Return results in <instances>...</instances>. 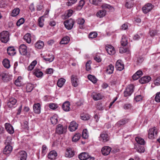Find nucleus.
Here are the masks:
<instances>
[{"instance_id":"obj_40","label":"nucleus","mask_w":160,"mask_h":160,"mask_svg":"<svg viewBox=\"0 0 160 160\" xmlns=\"http://www.w3.org/2000/svg\"><path fill=\"white\" fill-rule=\"evenodd\" d=\"M2 63L4 66L7 68H9L10 67L9 61L7 59L3 60Z\"/></svg>"},{"instance_id":"obj_14","label":"nucleus","mask_w":160,"mask_h":160,"mask_svg":"<svg viewBox=\"0 0 160 160\" xmlns=\"http://www.w3.org/2000/svg\"><path fill=\"white\" fill-rule=\"evenodd\" d=\"M12 149V147L10 145H8L5 146L3 150V153L4 154L8 155L11 153Z\"/></svg>"},{"instance_id":"obj_48","label":"nucleus","mask_w":160,"mask_h":160,"mask_svg":"<svg viewBox=\"0 0 160 160\" xmlns=\"http://www.w3.org/2000/svg\"><path fill=\"white\" fill-rule=\"evenodd\" d=\"M49 107L51 109L55 110L58 107V105L54 103H50L49 105Z\"/></svg>"},{"instance_id":"obj_1","label":"nucleus","mask_w":160,"mask_h":160,"mask_svg":"<svg viewBox=\"0 0 160 160\" xmlns=\"http://www.w3.org/2000/svg\"><path fill=\"white\" fill-rule=\"evenodd\" d=\"M9 33L6 31H4L0 33V40L3 43H6L9 40Z\"/></svg>"},{"instance_id":"obj_25","label":"nucleus","mask_w":160,"mask_h":160,"mask_svg":"<svg viewBox=\"0 0 160 160\" xmlns=\"http://www.w3.org/2000/svg\"><path fill=\"white\" fill-rule=\"evenodd\" d=\"M78 79L77 77L73 75L71 77V81L72 85L74 87H77L78 85Z\"/></svg>"},{"instance_id":"obj_11","label":"nucleus","mask_w":160,"mask_h":160,"mask_svg":"<svg viewBox=\"0 0 160 160\" xmlns=\"http://www.w3.org/2000/svg\"><path fill=\"white\" fill-rule=\"evenodd\" d=\"M106 49L108 53L110 55L114 54L115 51L114 47L110 45H108L106 46Z\"/></svg>"},{"instance_id":"obj_29","label":"nucleus","mask_w":160,"mask_h":160,"mask_svg":"<svg viewBox=\"0 0 160 160\" xmlns=\"http://www.w3.org/2000/svg\"><path fill=\"white\" fill-rule=\"evenodd\" d=\"M106 12L105 10H102L99 11L96 13L97 17L101 18L105 16Z\"/></svg>"},{"instance_id":"obj_20","label":"nucleus","mask_w":160,"mask_h":160,"mask_svg":"<svg viewBox=\"0 0 160 160\" xmlns=\"http://www.w3.org/2000/svg\"><path fill=\"white\" fill-rule=\"evenodd\" d=\"M78 158L80 160H87L89 158V155L87 152H82L78 156Z\"/></svg>"},{"instance_id":"obj_32","label":"nucleus","mask_w":160,"mask_h":160,"mask_svg":"<svg viewBox=\"0 0 160 160\" xmlns=\"http://www.w3.org/2000/svg\"><path fill=\"white\" fill-rule=\"evenodd\" d=\"M114 67L112 64H110L107 68L106 72L109 74L112 73L113 72Z\"/></svg>"},{"instance_id":"obj_28","label":"nucleus","mask_w":160,"mask_h":160,"mask_svg":"<svg viewBox=\"0 0 160 160\" xmlns=\"http://www.w3.org/2000/svg\"><path fill=\"white\" fill-rule=\"evenodd\" d=\"M19 155H20V160H26L27 154L25 151H21L19 153Z\"/></svg>"},{"instance_id":"obj_55","label":"nucleus","mask_w":160,"mask_h":160,"mask_svg":"<svg viewBox=\"0 0 160 160\" xmlns=\"http://www.w3.org/2000/svg\"><path fill=\"white\" fill-rule=\"evenodd\" d=\"M24 22V19L23 18H22L20 19L17 22V25L18 26H20Z\"/></svg>"},{"instance_id":"obj_2","label":"nucleus","mask_w":160,"mask_h":160,"mask_svg":"<svg viewBox=\"0 0 160 160\" xmlns=\"http://www.w3.org/2000/svg\"><path fill=\"white\" fill-rule=\"evenodd\" d=\"M74 24V21L72 19L66 20L64 22V24L66 28L68 30L71 29Z\"/></svg>"},{"instance_id":"obj_45","label":"nucleus","mask_w":160,"mask_h":160,"mask_svg":"<svg viewBox=\"0 0 160 160\" xmlns=\"http://www.w3.org/2000/svg\"><path fill=\"white\" fill-rule=\"evenodd\" d=\"M33 88V86L32 84L30 83H28L26 86V90L27 92H30L32 90Z\"/></svg>"},{"instance_id":"obj_63","label":"nucleus","mask_w":160,"mask_h":160,"mask_svg":"<svg viewBox=\"0 0 160 160\" xmlns=\"http://www.w3.org/2000/svg\"><path fill=\"white\" fill-rule=\"evenodd\" d=\"M154 84L156 86H159L160 85V78H157L154 81Z\"/></svg>"},{"instance_id":"obj_51","label":"nucleus","mask_w":160,"mask_h":160,"mask_svg":"<svg viewBox=\"0 0 160 160\" xmlns=\"http://www.w3.org/2000/svg\"><path fill=\"white\" fill-rule=\"evenodd\" d=\"M47 151V148L45 145H43L42 147V152L43 155H44Z\"/></svg>"},{"instance_id":"obj_6","label":"nucleus","mask_w":160,"mask_h":160,"mask_svg":"<svg viewBox=\"0 0 160 160\" xmlns=\"http://www.w3.org/2000/svg\"><path fill=\"white\" fill-rule=\"evenodd\" d=\"M133 91V85H130L126 88L124 92V94L125 97H128L131 95Z\"/></svg>"},{"instance_id":"obj_44","label":"nucleus","mask_w":160,"mask_h":160,"mask_svg":"<svg viewBox=\"0 0 160 160\" xmlns=\"http://www.w3.org/2000/svg\"><path fill=\"white\" fill-rule=\"evenodd\" d=\"M88 78L94 83H95L97 82V79L94 76L90 74L88 75Z\"/></svg>"},{"instance_id":"obj_10","label":"nucleus","mask_w":160,"mask_h":160,"mask_svg":"<svg viewBox=\"0 0 160 160\" xmlns=\"http://www.w3.org/2000/svg\"><path fill=\"white\" fill-rule=\"evenodd\" d=\"M34 112L36 114H39L41 112V105L38 103L34 104L33 107Z\"/></svg>"},{"instance_id":"obj_27","label":"nucleus","mask_w":160,"mask_h":160,"mask_svg":"<svg viewBox=\"0 0 160 160\" xmlns=\"http://www.w3.org/2000/svg\"><path fill=\"white\" fill-rule=\"evenodd\" d=\"M15 84L16 86L20 87L23 85L22 78L21 76L18 77L15 81Z\"/></svg>"},{"instance_id":"obj_5","label":"nucleus","mask_w":160,"mask_h":160,"mask_svg":"<svg viewBox=\"0 0 160 160\" xmlns=\"http://www.w3.org/2000/svg\"><path fill=\"white\" fill-rule=\"evenodd\" d=\"M153 7V6L151 3H147L142 8V11L144 13H147L150 11Z\"/></svg>"},{"instance_id":"obj_35","label":"nucleus","mask_w":160,"mask_h":160,"mask_svg":"<svg viewBox=\"0 0 160 160\" xmlns=\"http://www.w3.org/2000/svg\"><path fill=\"white\" fill-rule=\"evenodd\" d=\"M81 137V134L79 133H75L72 138V141L73 142H77Z\"/></svg>"},{"instance_id":"obj_61","label":"nucleus","mask_w":160,"mask_h":160,"mask_svg":"<svg viewBox=\"0 0 160 160\" xmlns=\"http://www.w3.org/2000/svg\"><path fill=\"white\" fill-rule=\"evenodd\" d=\"M90 3L95 5H98V0H89Z\"/></svg>"},{"instance_id":"obj_64","label":"nucleus","mask_w":160,"mask_h":160,"mask_svg":"<svg viewBox=\"0 0 160 160\" xmlns=\"http://www.w3.org/2000/svg\"><path fill=\"white\" fill-rule=\"evenodd\" d=\"M73 11L72 10L70 9L67 11V16L68 17H71L73 13Z\"/></svg>"},{"instance_id":"obj_36","label":"nucleus","mask_w":160,"mask_h":160,"mask_svg":"<svg viewBox=\"0 0 160 160\" xmlns=\"http://www.w3.org/2000/svg\"><path fill=\"white\" fill-rule=\"evenodd\" d=\"M84 1L83 0H81L78 3V6L76 7V9L77 10H80L82 8L84 4Z\"/></svg>"},{"instance_id":"obj_38","label":"nucleus","mask_w":160,"mask_h":160,"mask_svg":"<svg viewBox=\"0 0 160 160\" xmlns=\"http://www.w3.org/2000/svg\"><path fill=\"white\" fill-rule=\"evenodd\" d=\"M69 40L70 38L68 37H65L62 39L60 43L61 44H67L68 43Z\"/></svg>"},{"instance_id":"obj_57","label":"nucleus","mask_w":160,"mask_h":160,"mask_svg":"<svg viewBox=\"0 0 160 160\" xmlns=\"http://www.w3.org/2000/svg\"><path fill=\"white\" fill-rule=\"evenodd\" d=\"M77 22L78 24L80 25H82L85 22V20L83 18H80L77 19Z\"/></svg>"},{"instance_id":"obj_49","label":"nucleus","mask_w":160,"mask_h":160,"mask_svg":"<svg viewBox=\"0 0 160 160\" xmlns=\"http://www.w3.org/2000/svg\"><path fill=\"white\" fill-rule=\"evenodd\" d=\"M155 100L157 102H160V92H158L156 94Z\"/></svg>"},{"instance_id":"obj_8","label":"nucleus","mask_w":160,"mask_h":160,"mask_svg":"<svg viewBox=\"0 0 160 160\" xmlns=\"http://www.w3.org/2000/svg\"><path fill=\"white\" fill-rule=\"evenodd\" d=\"M5 128L8 133L12 134L14 132V129L13 127L9 123H6L5 124Z\"/></svg>"},{"instance_id":"obj_46","label":"nucleus","mask_w":160,"mask_h":160,"mask_svg":"<svg viewBox=\"0 0 160 160\" xmlns=\"http://www.w3.org/2000/svg\"><path fill=\"white\" fill-rule=\"evenodd\" d=\"M82 137L84 139H87L88 137V134L87 130L85 129L82 132Z\"/></svg>"},{"instance_id":"obj_9","label":"nucleus","mask_w":160,"mask_h":160,"mask_svg":"<svg viewBox=\"0 0 160 160\" xmlns=\"http://www.w3.org/2000/svg\"><path fill=\"white\" fill-rule=\"evenodd\" d=\"M109 139L108 134L106 132H102L100 136L99 139L101 141L106 142L109 140Z\"/></svg>"},{"instance_id":"obj_60","label":"nucleus","mask_w":160,"mask_h":160,"mask_svg":"<svg viewBox=\"0 0 160 160\" xmlns=\"http://www.w3.org/2000/svg\"><path fill=\"white\" fill-rule=\"evenodd\" d=\"M145 149L143 146H139L138 148L137 151L139 153L143 152H144Z\"/></svg>"},{"instance_id":"obj_53","label":"nucleus","mask_w":160,"mask_h":160,"mask_svg":"<svg viewBox=\"0 0 160 160\" xmlns=\"http://www.w3.org/2000/svg\"><path fill=\"white\" fill-rule=\"evenodd\" d=\"M81 118L83 120H87L90 118V116L88 114H83L81 116Z\"/></svg>"},{"instance_id":"obj_23","label":"nucleus","mask_w":160,"mask_h":160,"mask_svg":"<svg viewBox=\"0 0 160 160\" xmlns=\"http://www.w3.org/2000/svg\"><path fill=\"white\" fill-rule=\"evenodd\" d=\"M70 103L68 101L65 102L62 106L63 110L66 112H68L70 111Z\"/></svg>"},{"instance_id":"obj_17","label":"nucleus","mask_w":160,"mask_h":160,"mask_svg":"<svg viewBox=\"0 0 160 160\" xmlns=\"http://www.w3.org/2000/svg\"><path fill=\"white\" fill-rule=\"evenodd\" d=\"M78 127V124L76 122L74 121H72L71 122L69 125V129L70 131L73 132L77 129Z\"/></svg>"},{"instance_id":"obj_18","label":"nucleus","mask_w":160,"mask_h":160,"mask_svg":"<svg viewBox=\"0 0 160 160\" xmlns=\"http://www.w3.org/2000/svg\"><path fill=\"white\" fill-rule=\"evenodd\" d=\"M44 46V42L41 40L37 41L35 44V47L37 49H41L43 48Z\"/></svg>"},{"instance_id":"obj_19","label":"nucleus","mask_w":160,"mask_h":160,"mask_svg":"<svg viewBox=\"0 0 160 160\" xmlns=\"http://www.w3.org/2000/svg\"><path fill=\"white\" fill-rule=\"evenodd\" d=\"M111 148L109 147L105 146L102 148L101 151L104 155H107L109 154L111 151Z\"/></svg>"},{"instance_id":"obj_52","label":"nucleus","mask_w":160,"mask_h":160,"mask_svg":"<svg viewBox=\"0 0 160 160\" xmlns=\"http://www.w3.org/2000/svg\"><path fill=\"white\" fill-rule=\"evenodd\" d=\"M49 57H50L48 58H44V59L46 61H48L50 62H52L54 60V56L51 55H50L49 56Z\"/></svg>"},{"instance_id":"obj_42","label":"nucleus","mask_w":160,"mask_h":160,"mask_svg":"<svg viewBox=\"0 0 160 160\" xmlns=\"http://www.w3.org/2000/svg\"><path fill=\"white\" fill-rule=\"evenodd\" d=\"M58 116L57 115H54L51 118V121L52 124H56L58 122Z\"/></svg>"},{"instance_id":"obj_31","label":"nucleus","mask_w":160,"mask_h":160,"mask_svg":"<svg viewBox=\"0 0 160 160\" xmlns=\"http://www.w3.org/2000/svg\"><path fill=\"white\" fill-rule=\"evenodd\" d=\"M33 73L37 77L40 78L43 75V73L38 69H35L33 71Z\"/></svg>"},{"instance_id":"obj_22","label":"nucleus","mask_w":160,"mask_h":160,"mask_svg":"<svg viewBox=\"0 0 160 160\" xmlns=\"http://www.w3.org/2000/svg\"><path fill=\"white\" fill-rule=\"evenodd\" d=\"M17 102V100L14 98H11L8 100L7 105L9 108L12 107Z\"/></svg>"},{"instance_id":"obj_50","label":"nucleus","mask_w":160,"mask_h":160,"mask_svg":"<svg viewBox=\"0 0 160 160\" xmlns=\"http://www.w3.org/2000/svg\"><path fill=\"white\" fill-rule=\"evenodd\" d=\"M0 76L3 80L5 81L7 80V78L8 77V75L6 73L2 72Z\"/></svg>"},{"instance_id":"obj_34","label":"nucleus","mask_w":160,"mask_h":160,"mask_svg":"<svg viewBox=\"0 0 160 160\" xmlns=\"http://www.w3.org/2000/svg\"><path fill=\"white\" fill-rule=\"evenodd\" d=\"M65 81L66 80L65 79L62 78H61L58 80L57 85L58 87L61 88L64 84Z\"/></svg>"},{"instance_id":"obj_54","label":"nucleus","mask_w":160,"mask_h":160,"mask_svg":"<svg viewBox=\"0 0 160 160\" xmlns=\"http://www.w3.org/2000/svg\"><path fill=\"white\" fill-rule=\"evenodd\" d=\"M142 99V97L141 95H138L136 96L135 97L134 100L136 102H138L141 101Z\"/></svg>"},{"instance_id":"obj_26","label":"nucleus","mask_w":160,"mask_h":160,"mask_svg":"<svg viewBox=\"0 0 160 160\" xmlns=\"http://www.w3.org/2000/svg\"><path fill=\"white\" fill-rule=\"evenodd\" d=\"M74 155L73 150L70 148L67 149L65 153V156L68 158H70L72 157Z\"/></svg>"},{"instance_id":"obj_37","label":"nucleus","mask_w":160,"mask_h":160,"mask_svg":"<svg viewBox=\"0 0 160 160\" xmlns=\"http://www.w3.org/2000/svg\"><path fill=\"white\" fill-rule=\"evenodd\" d=\"M20 9L18 8H16L12 10L11 16L12 17H15L17 16L19 13Z\"/></svg>"},{"instance_id":"obj_21","label":"nucleus","mask_w":160,"mask_h":160,"mask_svg":"<svg viewBox=\"0 0 160 160\" xmlns=\"http://www.w3.org/2000/svg\"><path fill=\"white\" fill-rule=\"evenodd\" d=\"M57 156L56 152L54 150L50 151L48 155V158L51 160L55 159Z\"/></svg>"},{"instance_id":"obj_13","label":"nucleus","mask_w":160,"mask_h":160,"mask_svg":"<svg viewBox=\"0 0 160 160\" xmlns=\"http://www.w3.org/2000/svg\"><path fill=\"white\" fill-rule=\"evenodd\" d=\"M116 68L119 71L122 70L124 68V65L122 62L120 60H118L116 63Z\"/></svg>"},{"instance_id":"obj_43","label":"nucleus","mask_w":160,"mask_h":160,"mask_svg":"<svg viewBox=\"0 0 160 160\" xmlns=\"http://www.w3.org/2000/svg\"><path fill=\"white\" fill-rule=\"evenodd\" d=\"M44 20L43 16L41 17L38 18V24L40 27H43L44 25Z\"/></svg>"},{"instance_id":"obj_7","label":"nucleus","mask_w":160,"mask_h":160,"mask_svg":"<svg viewBox=\"0 0 160 160\" xmlns=\"http://www.w3.org/2000/svg\"><path fill=\"white\" fill-rule=\"evenodd\" d=\"M19 51L20 54L22 55H25L27 54V48L24 44H22L20 45Z\"/></svg>"},{"instance_id":"obj_56","label":"nucleus","mask_w":160,"mask_h":160,"mask_svg":"<svg viewBox=\"0 0 160 160\" xmlns=\"http://www.w3.org/2000/svg\"><path fill=\"white\" fill-rule=\"evenodd\" d=\"M97 36V33L95 32H91L89 34V37L90 38H96Z\"/></svg>"},{"instance_id":"obj_58","label":"nucleus","mask_w":160,"mask_h":160,"mask_svg":"<svg viewBox=\"0 0 160 160\" xmlns=\"http://www.w3.org/2000/svg\"><path fill=\"white\" fill-rule=\"evenodd\" d=\"M77 0H68V2L67 3V5L68 6H71L75 3Z\"/></svg>"},{"instance_id":"obj_33","label":"nucleus","mask_w":160,"mask_h":160,"mask_svg":"<svg viewBox=\"0 0 160 160\" xmlns=\"http://www.w3.org/2000/svg\"><path fill=\"white\" fill-rule=\"evenodd\" d=\"M31 36L30 34H26L23 37L24 40L28 43H30L31 41Z\"/></svg>"},{"instance_id":"obj_41","label":"nucleus","mask_w":160,"mask_h":160,"mask_svg":"<svg viewBox=\"0 0 160 160\" xmlns=\"http://www.w3.org/2000/svg\"><path fill=\"white\" fill-rule=\"evenodd\" d=\"M135 140L138 143L144 145L145 144V142L144 140L140 137H138L135 138Z\"/></svg>"},{"instance_id":"obj_47","label":"nucleus","mask_w":160,"mask_h":160,"mask_svg":"<svg viewBox=\"0 0 160 160\" xmlns=\"http://www.w3.org/2000/svg\"><path fill=\"white\" fill-rule=\"evenodd\" d=\"M101 7L103 9H108L109 10H112L113 8L112 7L106 3L103 4L101 6Z\"/></svg>"},{"instance_id":"obj_4","label":"nucleus","mask_w":160,"mask_h":160,"mask_svg":"<svg viewBox=\"0 0 160 160\" xmlns=\"http://www.w3.org/2000/svg\"><path fill=\"white\" fill-rule=\"evenodd\" d=\"M158 132L157 129L155 127L150 128L148 131V137L150 139L154 138L155 135H157Z\"/></svg>"},{"instance_id":"obj_30","label":"nucleus","mask_w":160,"mask_h":160,"mask_svg":"<svg viewBox=\"0 0 160 160\" xmlns=\"http://www.w3.org/2000/svg\"><path fill=\"white\" fill-rule=\"evenodd\" d=\"M8 54L11 56L14 55L16 53L15 49L13 47H9L7 48Z\"/></svg>"},{"instance_id":"obj_59","label":"nucleus","mask_w":160,"mask_h":160,"mask_svg":"<svg viewBox=\"0 0 160 160\" xmlns=\"http://www.w3.org/2000/svg\"><path fill=\"white\" fill-rule=\"evenodd\" d=\"M91 62L90 61L87 62L86 64V69L87 71H89L91 69L90 64Z\"/></svg>"},{"instance_id":"obj_62","label":"nucleus","mask_w":160,"mask_h":160,"mask_svg":"<svg viewBox=\"0 0 160 160\" xmlns=\"http://www.w3.org/2000/svg\"><path fill=\"white\" fill-rule=\"evenodd\" d=\"M53 72V70L52 68H48L46 70V73L48 74H51Z\"/></svg>"},{"instance_id":"obj_39","label":"nucleus","mask_w":160,"mask_h":160,"mask_svg":"<svg viewBox=\"0 0 160 160\" xmlns=\"http://www.w3.org/2000/svg\"><path fill=\"white\" fill-rule=\"evenodd\" d=\"M121 44L124 46H126L128 44V40L126 37L125 35H123L121 40Z\"/></svg>"},{"instance_id":"obj_24","label":"nucleus","mask_w":160,"mask_h":160,"mask_svg":"<svg viewBox=\"0 0 160 160\" xmlns=\"http://www.w3.org/2000/svg\"><path fill=\"white\" fill-rule=\"evenodd\" d=\"M143 74V73L141 70L138 71L132 76V79L135 80L138 79Z\"/></svg>"},{"instance_id":"obj_3","label":"nucleus","mask_w":160,"mask_h":160,"mask_svg":"<svg viewBox=\"0 0 160 160\" xmlns=\"http://www.w3.org/2000/svg\"><path fill=\"white\" fill-rule=\"evenodd\" d=\"M67 128L61 124H58L56 128V132L58 134H63L66 132Z\"/></svg>"},{"instance_id":"obj_12","label":"nucleus","mask_w":160,"mask_h":160,"mask_svg":"<svg viewBox=\"0 0 160 160\" xmlns=\"http://www.w3.org/2000/svg\"><path fill=\"white\" fill-rule=\"evenodd\" d=\"M92 96L93 99L95 101L100 100L102 98V96L100 93L95 92L92 93Z\"/></svg>"},{"instance_id":"obj_16","label":"nucleus","mask_w":160,"mask_h":160,"mask_svg":"<svg viewBox=\"0 0 160 160\" xmlns=\"http://www.w3.org/2000/svg\"><path fill=\"white\" fill-rule=\"evenodd\" d=\"M151 79V77L149 76H144L139 80V82L141 84H144L149 82Z\"/></svg>"},{"instance_id":"obj_15","label":"nucleus","mask_w":160,"mask_h":160,"mask_svg":"<svg viewBox=\"0 0 160 160\" xmlns=\"http://www.w3.org/2000/svg\"><path fill=\"white\" fill-rule=\"evenodd\" d=\"M129 121V119L128 118H124L119 121L116 123V126L119 127L121 126L124 125L127 123Z\"/></svg>"}]
</instances>
